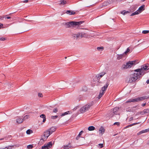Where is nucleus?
Listing matches in <instances>:
<instances>
[{
	"instance_id": "1",
	"label": "nucleus",
	"mask_w": 149,
	"mask_h": 149,
	"mask_svg": "<svg viewBox=\"0 0 149 149\" xmlns=\"http://www.w3.org/2000/svg\"><path fill=\"white\" fill-rule=\"evenodd\" d=\"M134 72L133 74L131 76V77L129 79V82L130 83H131L137 80L142 76L141 74V73H140L137 71L134 70Z\"/></svg>"
},
{
	"instance_id": "2",
	"label": "nucleus",
	"mask_w": 149,
	"mask_h": 149,
	"mask_svg": "<svg viewBox=\"0 0 149 149\" xmlns=\"http://www.w3.org/2000/svg\"><path fill=\"white\" fill-rule=\"evenodd\" d=\"M93 104L94 102L93 101L88 103L81 108L80 110V112L83 113L88 111Z\"/></svg>"
},
{
	"instance_id": "3",
	"label": "nucleus",
	"mask_w": 149,
	"mask_h": 149,
	"mask_svg": "<svg viewBox=\"0 0 149 149\" xmlns=\"http://www.w3.org/2000/svg\"><path fill=\"white\" fill-rule=\"evenodd\" d=\"M149 69L148 65H142L141 68L135 70V71H137L140 73H141V74L143 76L145 73V71H146Z\"/></svg>"
},
{
	"instance_id": "4",
	"label": "nucleus",
	"mask_w": 149,
	"mask_h": 149,
	"mask_svg": "<svg viewBox=\"0 0 149 149\" xmlns=\"http://www.w3.org/2000/svg\"><path fill=\"white\" fill-rule=\"evenodd\" d=\"M148 97L146 96H143L140 97H138L136 98L131 99L128 100L126 102V103L131 102H137L143 101L146 99L148 98Z\"/></svg>"
},
{
	"instance_id": "5",
	"label": "nucleus",
	"mask_w": 149,
	"mask_h": 149,
	"mask_svg": "<svg viewBox=\"0 0 149 149\" xmlns=\"http://www.w3.org/2000/svg\"><path fill=\"white\" fill-rule=\"evenodd\" d=\"M81 22H67L64 23V24L65 25L66 28H70L73 26H79L82 24Z\"/></svg>"
},
{
	"instance_id": "6",
	"label": "nucleus",
	"mask_w": 149,
	"mask_h": 149,
	"mask_svg": "<svg viewBox=\"0 0 149 149\" xmlns=\"http://www.w3.org/2000/svg\"><path fill=\"white\" fill-rule=\"evenodd\" d=\"M136 63L135 61H130L127 62L123 65V68L124 69L130 68Z\"/></svg>"
},
{
	"instance_id": "7",
	"label": "nucleus",
	"mask_w": 149,
	"mask_h": 149,
	"mask_svg": "<svg viewBox=\"0 0 149 149\" xmlns=\"http://www.w3.org/2000/svg\"><path fill=\"white\" fill-rule=\"evenodd\" d=\"M72 36L74 38L77 39L82 37H86L87 36L86 34L84 32H78L75 34H73Z\"/></svg>"
},
{
	"instance_id": "8",
	"label": "nucleus",
	"mask_w": 149,
	"mask_h": 149,
	"mask_svg": "<svg viewBox=\"0 0 149 149\" xmlns=\"http://www.w3.org/2000/svg\"><path fill=\"white\" fill-rule=\"evenodd\" d=\"M108 85L109 84H106L102 87L101 89L100 90L99 94L97 97L98 99H100L101 97L104 94L105 91L107 88Z\"/></svg>"
},
{
	"instance_id": "9",
	"label": "nucleus",
	"mask_w": 149,
	"mask_h": 149,
	"mask_svg": "<svg viewBox=\"0 0 149 149\" xmlns=\"http://www.w3.org/2000/svg\"><path fill=\"white\" fill-rule=\"evenodd\" d=\"M51 134L50 132H49L48 130L45 131L43 133V135L41 136V139H40V141L42 142L45 140H46L47 138Z\"/></svg>"
},
{
	"instance_id": "10",
	"label": "nucleus",
	"mask_w": 149,
	"mask_h": 149,
	"mask_svg": "<svg viewBox=\"0 0 149 149\" xmlns=\"http://www.w3.org/2000/svg\"><path fill=\"white\" fill-rule=\"evenodd\" d=\"M52 143L51 141L49 142L47 144L42 146L41 149H49L52 147Z\"/></svg>"
},
{
	"instance_id": "11",
	"label": "nucleus",
	"mask_w": 149,
	"mask_h": 149,
	"mask_svg": "<svg viewBox=\"0 0 149 149\" xmlns=\"http://www.w3.org/2000/svg\"><path fill=\"white\" fill-rule=\"evenodd\" d=\"M106 73L104 72H103L99 74H96L95 76V78H96L99 81L100 79L102 78L104 75Z\"/></svg>"
},
{
	"instance_id": "12",
	"label": "nucleus",
	"mask_w": 149,
	"mask_h": 149,
	"mask_svg": "<svg viewBox=\"0 0 149 149\" xmlns=\"http://www.w3.org/2000/svg\"><path fill=\"white\" fill-rule=\"evenodd\" d=\"M23 120L24 119L20 117H18L16 119L17 122L19 124L22 123L23 121Z\"/></svg>"
},
{
	"instance_id": "13",
	"label": "nucleus",
	"mask_w": 149,
	"mask_h": 149,
	"mask_svg": "<svg viewBox=\"0 0 149 149\" xmlns=\"http://www.w3.org/2000/svg\"><path fill=\"white\" fill-rule=\"evenodd\" d=\"M119 109V108L116 107L114 108L113 109H111V112H113V115L116 114V112Z\"/></svg>"
},
{
	"instance_id": "14",
	"label": "nucleus",
	"mask_w": 149,
	"mask_h": 149,
	"mask_svg": "<svg viewBox=\"0 0 149 149\" xmlns=\"http://www.w3.org/2000/svg\"><path fill=\"white\" fill-rule=\"evenodd\" d=\"M144 7L145 6L144 5H143L140 6L138 10H137L140 13H141L144 10Z\"/></svg>"
},
{
	"instance_id": "15",
	"label": "nucleus",
	"mask_w": 149,
	"mask_h": 149,
	"mask_svg": "<svg viewBox=\"0 0 149 149\" xmlns=\"http://www.w3.org/2000/svg\"><path fill=\"white\" fill-rule=\"evenodd\" d=\"M56 128L55 127H52L48 130V131L50 132V133L51 134L53 132L55 131Z\"/></svg>"
},
{
	"instance_id": "16",
	"label": "nucleus",
	"mask_w": 149,
	"mask_h": 149,
	"mask_svg": "<svg viewBox=\"0 0 149 149\" xmlns=\"http://www.w3.org/2000/svg\"><path fill=\"white\" fill-rule=\"evenodd\" d=\"M72 148V146H71L70 143H69L68 145H64L63 147V148L64 149H68Z\"/></svg>"
},
{
	"instance_id": "17",
	"label": "nucleus",
	"mask_w": 149,
	"mask_h": 149,
	"mask_svg": "<svg viewBox=\"0 0 149 149\" xmlns=\"http://www.w3.org/2000/svg\"><path fill=\"white\" fill-rule=\"evenodd\" d=\"M104 131L105 129L104 127H102L100 128L99 130V132L100 133H101L102 134L104 133Z\"/></svg>"
},
{
	"instance_id": "18",
	"label": "nucleus",
	"mask_w": 149,
	"mask_h": 149,
	"mask_svg": "<svg viewBox=\"0 0 149 149\" xmlns=\"http://www.w3.org/2000/svg\"><path fill=\"white\" fill-rule=\"evenodd\" d=\"M124 55V54H118L117 55V59L118 60H120L122 58V57Z\"/></svg>"
},
{
	"instance_id": "19",
	"label": "nucleus",
	"mask_w": 149,
	"mask_h": 149,
	"mask_svg": "<svg viewBox=\"0 0 149 149\" xmlns=\"http://www.w3.org/2000/svg\"><path fill=\"white\" fill-rule=\"evenodd\" d=\"M40 117L43 118L42 122H45L46 121L45 116L44 114H42L40 116Z\"/></svg>"
},
{
	"instance_id": "20",
	"label": "nucleus",
	"mask_w": 149,
	"mask_h": 149,
	"mask_svg": "<svg viewBox=\"0 0 149 149\" xmlns=\"http://www.w3.org/2000/svg\"><path fill=\"white\" fill-rule=\"evenodd\" d=\"M66 13L70 15H74L75 13L74 12L70 10L67 11L66 12Z\"/></svg>"
},
{
	"instance_id": "21",
	"label": "nucleus",
	"mask_w": 149,
	"mask_h": 149,
	"mask_svg": "<svg viewBox=\"0 0 149 149\" xmlns=\"http://www.w3.org/2000/svg\"><path fill=\"white\" fill-rule=\"evenodd\" d=\"M95 130V127L93 126H91L89 127L88 130L89 131H93Z\"/></svg>"
},
{
	"instance_id": "22",
	"label": "nucleus",
	"mask_w": 149,
	"mask_h": 149,
	"mask_svg": "<svg viewBox=\"0 0 149 149\" xmlns=\"http://www.w3.org/2000/svg\"><path fill=\"white\" fill-rule=\"evenodd\" d=\"M139 13H139V12L138 10H137V11H136L132 13L131 15L130 16H133V15H138V14H139Z\"/></svg>"
},
{
	"instance_id": "23",
	"label": "nucleus",
	"mask_w": 149,
	"mask_h": 149,
	"mask_svg": "<svg viewBox=\"0 0 149 149\" xmlns=\"http://www.w3.org/2000/svg\"><path fill=\"white\" fill-rule=\"evenodd\" d=\"M60 2V4L61 5H64L66 3V1L64 0L61 1Z\"/></svg>"
},
{
	"instance_id": "24",
	"label": "nucleus",
	"mask_w": 149,
	"mask_h": 149,
	"mask_svg": "<svg viewBox=\"0 0 149 149\" xmlns=\"http://www.w3.org/2000/svg\"><path fill=\"white\" fill-rule=\"evenodd\" d=\"M32 132V131L30 129L26 131V133L27 134H29Z\"/></svg>"
},
{
	"instance_id": "25",
	"label": "nucleus",
	"mask_w": 149,
	"mask_h": 149,
	"mask_svg": "<svg viewBox=\"0 0 149 149\" xmlns=\"http://www.w3.org/2000/svg\"><path fill=\"white\" fill-rule=\"evenodd\" d=\"M143 111L145 113H149V109H144L143 110Z\"/></svg>"
},
{
	"instance_id": "26",
	"label": "nucleus",
	"mask_w": 149,
	"mask_h": 149,
	"mask_svg": "<svg viewBox=\"0 0 149 149\" xmlns=\"http://www.w3.org/2000/svg\"><path fill=\"white\" fill-rule=\"evenodd\" d=\"M130 51V49L128 48H127L126 51L124 52V53H123L124 54H127Z\"/></svg>"
},
{
	"instance_id": "27",
	"label": "nucleus",
	"mask_w": 149,
	"mask_h": 149,
	"mask_svg": "<svg viewBox=\"0 0 149 149\" xmlns=\"http://www.w3.org/2000/svg\"><path fill=\"white\" fill-rule=\"evenodd\" d=\"M70 111H68L67 112H65L63 113L62 114L61 116H65V115H66L67 114H68L69 113Z\"/></svg>"
},
{
	"instance_id": "28",
	"label": "nucleus",
	"mask_w": 149,
	"mask_h": 149,
	"mask_svg": "<svg viewBox=\"0 0 149 149\" xmlns=\"http://www.w3.org/2000/svg\"><path fill=\"white\" fill-rule=\"evenodd\" d=\"M140 123H141L140 122L136 123H133V124L129 125V127H131V126H133L134 125H137V124H139Z\"/></svg>"
},
{
	"instance_id": "29",
	"label": "nucleus",
	"mask_w": 149,
	"mask_h": 149,
	"mask_svg": "<svg viewBox=\"0 0 149 149\" xmlns=\"http://www.w3.org/2000/svg\"><path fill=\"white\" fill-rule=\"evenodd\" d=\"M140 123H141L140 122L136 123H133V124L129 125V127H131V126H133L134 125H137V124H139Z\"/></svg>"
},
{
	"instance_id": "30",
	"label": "nucleus",
	"mask_w": 149,
	"mask_h": 149,
	"mask_svg": "<svg viewBox=\"0 0 149 149\" xmlns=\"http://www.w3.org/2000/svg\"><path fill=\"white\" fill-rule=\"evenodd\" d=\"M97 49L99 51H102L103 49V47H98Z\"/></svg>"
},
{
	"instance_id": "31",
	"label": "nucleus",
	"mask_w": 149,
	"mask_h": 149,
	"mask_svg": "<svg viewBox=\"0 0 149 149\" xmlns=\"http://www.w3.org/2000/svg\"><path fill=\"white\" fill-rule=\"evenodd\" d=\"M149 32V31L148 30H144L142 31V33L143 34L148 33Z\"/></svg>"
},
{
	"instance_id": "32",
	"label": "nucleus",
	"mask_w": 149,
	"mask_h": 149,
	"mask_svg": "<svg viewBox=\"0 0 149 149\" xmlns=\"http://www.w3.org/2000/svg\"><path fill=\"white\" fill-rule=\"evenodd\" d=\"M144 131L143 130L139 132L137 134L138 135H140L143 133H145Z\"/></svg>"
},
{
	"instance_id": "33",
	"label": "nucleus",
	"mask_w": 149,
	"mask_h": 149,
	"mask_svg": "<svg viewBox=\"0 0 149 149\" xmlns=\"http://www.w3.org/2000/svg\"><path fill=\"white\" fill-rule=\"evenodd\" d=\"M33 147V146L32 145H29L27 146V148L28 149H31Z\"/></svg>"
},
{
	"instance_id": "34",
	"label": "nucleus",
	"mask_w": 149,
	"mask_h": 149,
	"mask_svg": "<svg viewBox=\"0 0 149 149\" xmlns=\"http://www.w3.org/2000/svg\"><path fill=\"white\" fill-rule=\"evenodd\" d=\"M58 117V116H57L56 115V116H51V118L52 119H55L56 118Z\"/></svg>"
},
{
	"instance_id": "35",
	"label": "nucleus",
	"mask_w": 149,
	"mask_h": 149,
	"mask_svg": "<svg viewBox=\"0 0 149 149\" xmlns=\"http://www.w3.org/2000/svg\"><path fill=\"white\" fill-rule=\"evenodd\" d=\"M128 13L129 12L128 11L125 12V11H123L121 12V13L124 15H125V14Z\"/></svg>"
},
{
	"instance_id": "36",
	"label": "nucleus",
	"mask_w": 149,
	"mask_h": 149,
	"mask_svg": "<svg viewBox=\"0 0 149 149\" xmlns=\"http://www.w3.org/2000/svg\"><path fill=\"white\" fill-rule=\"evenodd\" d=\"M29 118V116L28 115H26L25 116H24L23 118V119H24V120H25L26 119H27L28 118Z\"/></svg>"
},
{
	"instance_id": "37",
	"label": "nucleus",
	"mask_w": 149,
	"mask_h": 149,
	"mask_svg": "<svg viewBox=\"0 0 149 149\" xmlns=\"http://www.w3.org/2000/svg\"><path fill=\"white\" fill-rule=\"evenodd\" d=\"M58 111V109L57 108H55L53 110V112L54 113H56Z\"/></svg>"
},
{
	"instance_id": "38",
	"label": "nucleus",
	"mask_w": 149,
	"mask_h": 149,
	"mask_svg": "<svg viewBox=\"0 0 149 149\" xmlns=\"http://www.w3.org/2000/svg\"><path fill=\"white\" fill-rule=\"evenodd\" d=\"M6 40V38L3 37L0 38V40L1 41H4Z\"/></svg>"
},
{
	"instance_id": "39",
	"label": "nucleus",
	"mask_w": 149,
	"mask_h": 149,
	"mask_svg": "<svg viewBox=\"0 0 149 149\" xmlns=\"http://www.w3.org/2000/svg\"><path fill=\"white\" fill-rule=\"evenodd\" d=\"M100 148H102L103 147V144L102 143H100L98 144Z\"/></svg>"
},
{
	"instance_id": "40",
	"label": "nucleus",
	"mask_w": 149,
	"mask_h": 149,
	"mask_svg": "<svg viewBox=\"0 0 149 149\" xmlns=\"http://www.w3.org/2000/svg\"><path fill=\"white\" fill-rule=\"evenodd\" d=\"M113 125H120V123L119 122H115L114 123Z\"/></svg>"
},
{
	"instance_id": "41",
	"label": "nucleus",
	"mask_w": 149,
	"mask_h": 149,
	"mask_svg": "<svg viewBox=\"0 0 149 149\" xmlns=\"http://www.w3.org/2000/svg\"><path fill=\"white\" fill-rule=\"evenodd\" d=\"M113 111L111 112V114H110V115H109V117H113L114 115H113Z\"/></svg>"
},
{
	"instance_id": "42",
	"label": "nucleus",
	"mask_w": 149,
	"mask_h": 149,
	"mask_svg": "<svg viewBox=\"0 0 149 149\" xmlns=\"http://www.w3.org/2000/svg\"><path fill=\"white\" fill-rule=\"evenodd\" d=\"M4 18H5L4 16H0V19L1 20H2Z\"/></svg>"
},
{
	"instance_id": "43",
	"label": "nucleus",
	"mask_w": 149,
	"mask_h": 149,
	"mask_svg": "<svg viewBox=\"0 0 149 149\" xmlns=\"http://www.w3.org/2000/svg\"><path fill=\"white\" fill-rule=\"evenodd\" d=\"M38 95L39 97H42V93H38Z\"/></svg>"
},
{
	"instance_id": "44",
	"label": "nucleus",
	"mask_w": 149,
	"mask_h": 149,
	"mask_svg": "<svg viewBox=\"0 0 149 149\" xmlns=\"http://www.w3.org/2000/svg\"><path fill=\"white\" fill-rule=\"evenodd\" d=\"M83 131H81L79 133L78 136H80L82 134V133L83 132Z\"/></svg>"
},
{
	"instance_id": "45",
	"label": "nucleus",
	"mask_w": 149,
	"mask_h": 149,
	"mask_svg": "<svg viewBox=\"0 0 149 149\" xmlns=\"http://www.w3.org/2000/svg\"><path fill=\"white\" fill-rule=\"evenodd\" d=\"M144 131L145 133L149 131V129H148H148L144 130Z\"/></svg>"
},
{
	"instance_id": "46",
	"label": "nucleus",
	"mask_w": 149,
	"mask_h": 149,
	"mask_svg": "<svg viewBox=\"0 0 149 149\" xmlns=\"http://www.w3.org/2000/svg\"><path fill=\"white\" fill-rule=\"evenodd\" d=\"M7 16V15H6L5 16V18H6L7 19H10L11 18V17H6V16Z\"/></svg>"
},
{
	"instance_id": "47",
	"label": "nucleus",
	"mask_w": 149,
	"mask_h": 149,
	"mask_svg": "<svg viewBox=\"0 0 149 149\" xmlns=\"http://www.w3.org/2000/svg\"><path fill=\"white\" fill-rule=\"evenodd\" d=\"M3 24L1 23H0V29L3 28Z\"/></svg>"
},
{
	"instance_id": "48",
	"label": "nucleus",
	"mask_w": 149,
	"mask_h": 149,
	"mask_svg": "<svg viewBox=\"0 0 149 149\" xmlns=\"http://www.w3.org/2000/svg\"><path fill=\"white\" fill-rule=\"evenodd\" d=\"M9 85H10V86H11L12 85V84H6V87H9ZM10 87H11V86H10Z\"/></svg>"
},
{
	"instance_id": "49",
	"label": "nucleus",
	"mask_w": 149,
	"mask_h": 149,
	"mask_svg": "<svg viewBox=\"0 0 149 149\" xmlns=\"http://www.w3.org/2000/svg\"><path fill=\"white\" fill-rule=\"evenodd\" d=\"M28 2V1L27 0H25V1H23V2L25 3H27Z\"/></svg>"
},
{
	"instance_id": "50",
	"label": "nucleus",
	"mask_w": 149,
	"mask_h": 149,
	"mask_svg": "<svg viewBox=\"0 0 149 149\" xmlns=\"http://www.w3.org/2000/svg\"><path fill=\"white\" fill-rule=\"evenodd\" d=\"M146 103H143L142 104V106H143V107H144L146 105Z\"/></svg>"
},
{
	"instance_id": "51",
	"label": "nucleus",
	"mask_w": 149,
	"mask_h": 149,
	"mask_svg": "<svg viewBox=\"0 0 149 149\" xmlns=\"http://www.w3.org/2000/svg\"><path fill=\"white\" fill-rule=\"evenodd\" d=\"M79 137L80 136H79L78 135V136L76 137V139L77 140H78Z\"/></svg>"
},
{
	"instance_id": "52",
	"label": "nucleus",
	"mask_w": 149,
	"mask_h": 149,
	"mask_svg": "<svg viewBox=\"0 0 149 149\" xmlns=\"http://www.w3.org/2000/svg\"><path fill=\"white\" fill-rule=\"evenodd\" d=\"M133 118L132 117H131L130 118V121H131L133 120Z\"/></svg>"
},
{
	"instance_id": "53",
	"label": "nucleus",
	"mask_w": 149,
	"mask_h": 149,
	"mask_svg": "<svg viewBox=\"0 0 149 149\" xmlns=\"http://www.w3.org/2000/svg\"><path fill=\"white\" fill-rule=\"evenodd\" d=\"M87 90V88H86V87H85V89H84V90H83V91H86Z\"/></svg>"
},
{
	"instance_id": "54",
	"label": "nucleus",
	"mask_w": 149,
	"mask_h": 149,
	"mask_svg": "<svg viewBox=\"0 0 149 149\" xmlns=\"http://www.w3.org/2000/svg\"><path fill=\"white\" fill-rule=\"evenodd\" d=\"M146 83L147 84H149V79H148V80H147V81H146Z\"/></svg>"
},
{
	"instance_id": "55",
	"label": "nucleus",
	"mask_w": 149,
	"mask_h": 149,
	"mask_svg": "<svg viewBox=\"0 0 149 149\" xmlns=\"http://www.w3.org/2000/svg\"><path fill=\"white\" fill-rule=\"evenodd\" d=\"M1 76L2 77H4L5 76V75L3 74H1Z\"/></svg>"
},
{
	"instance_id": "56",
	"label": "nucleus",
	"mask_w": 149,
	"mask_h": 149,
	"mask_svg": "<svg viewBox=\"0 0 149 149\" xmlns=\"http://www.w3.org/2000/svg\"><path fill=\"white\" fill-rule=\"evenodd\" d=\"M130 127L129 125H128L127 126H126V127H125V128H128V127Z\"/></svg>"
},
{
	"instance_id": "57",
	"label": "nucleus",
	"mask_w": 149,
	"mask_h": 149,
	"mask_svg": "<svg viewBox=\"0 0 149 149\" xmlns=\"http://www.w3.org/2000/svg\"><path fill=\"white\" fill-rule=\"evenodd\" d=\"M8 147H9V149H11L12 148V147L10 146H8Z\"/></svg>"
},
{
	"instance_id": "58",
	"label": "nucleus",
	"mask_w": 149,
	"mask_h": 149,
	"mask_svg": "<svg viewBox=\"0 0 149 149\" xmlns=\"http://www.w3.org/2000/svg\"><path fill=\"white\" fill-rule=\"evenodd\" d=\"M4 139V138L1 139H0V140H2L3 139Z\"/></svg>"
},
{
	"instance_id": "59",
	"label": "nucleus",
	"mask_w": 149,
	"mask_h": 149,
	"mask_svg": "<svg viewBox=\"0 0 149 149\" xmlns=\"http://www.w3.org/2000/svg\"><path fill=\"white\" fill-rule=\"evenodd\" d=\"M76 109H77V108H76V109H75V108H74L73 109V110H76Z\"/></svg>"
},
{
	"instance_id": "60",
	"label": "nucleus",
	"mask_w": 149,
	"mask_h": 149,
	"mask_svg": "<svg viewBox=\"0 0 149 149\" xmlns=\"http://www.w3.org/2000/svg\"><path fill=\"white\" fill-rule=\"evenodd\" d=\"M148 144L149 145V142L148 143Z\"/></svg>"
},
{
	"instance_id": "61",
	"label": "nucleus",
	"mask_w": 149,
	"mask_h": 149,
	"mask_svg": "<svg viewBox=\"0 0 149 149\" xmlns=\"http://www.w3.org/2000/svg\"><path fill=\"white\" fill-rule=\"evenodd\" d=\"M67 58V57H65V58Z\"/></svg>"
},
{
	"instance_id": "62",
	"label": "nucleus",
	"mask_w": 149,
	"mask_h": 149,
	"mask_svg": "<svg viewBox=\"0 0 149 149\" xmlns=\"http://www.w3.org/2000/svg\"><path fill=\"white\" fill-rule=\"evenodd\" d=\"M5 138V140H6V138Z\"/></svg>"
},
{
	"instance_id": "63",
	"label": "nucleus",
	"mask_w": 149,
	"mask_h": 149,
	"mask_svg": "<svg viewBox=\"0 0 149 149\" xmlns=\"http://www.w3.org/2000/svg\"><path fill=\"white\" fill-rule=\"evenodd\" d=\"M148 121H149V119H148Z\"/></svg>"
},
{
	"instance_id": "64",
	"label": "nucleus",
	"mask_w": 149,
	"mask_h": 149,
	"mask_svg": "<svg viewBox=\"0 0 149 149\" xmlns=\"http://www.w3.org/2000/svg\"><path fill=\"white\" fill-rule=\"evenodd\" d=\"M148 129H149V128H148Z\"/></svg>"
}]
</instances>
